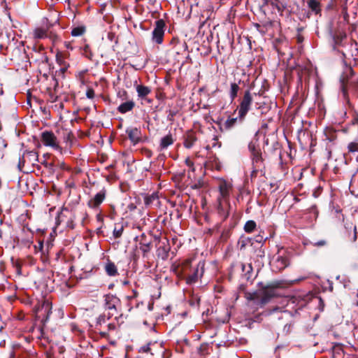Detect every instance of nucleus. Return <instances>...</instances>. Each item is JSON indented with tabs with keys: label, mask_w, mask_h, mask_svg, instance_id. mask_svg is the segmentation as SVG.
I'll list each match as a JSON object with an SVG mask.
<instances>
[{
	"label": "nucleus",
	"mask_w": 358,
	"mask_h": 358,
	"mask_svg": "<svg viewBox=\"0 0 358 358\" xmlns=\"http://www.w3.org/2000/svg\"><path fill=\"white\" fill-rule=\"evenodd\" d=\"M196 141V137L194 132L189 131L187 133L184 141V145L187 148H191Z\"/></svg>",
	"instance_id": "14"
},
{
	"label": "nucleus",
	"mask_w": 358,
	"mask_h": 358,
	"mask_svg": "<svg viewBox=\"0 0 358 358\" xmlns=\"http://www.w3.org/2000/svg\"><path fill=\"white\" fill-rule=\"evenodd\" d=\"M174 142L173 136L171 134H168L164 136L160 141V149L164 150L166 149L169 145H172Z\"/></svg>",
	"instance_id": "18"
},
{
	"label": "nucleus",
	"mask_w": 358,
	"mask_h": 358,
	"mask_svg": "<svg viewBox=\"0 0 358 358\" xmlns=\"http://www.w3.org/2000/svg\"><path fill=\"white\" fill-rule=\"evenodd\" d=\"M86 96L89 99H93L94 96V92L92 89H89L86 92Z\"/></svg>",
	"instance_id": "33"
},
{
	"label": "nucleus",
	"mask_w": 358,
	"mask_h": 358,
	"mask_svg": "<svg viewBox=\"0 0 358 358\" xmlns=\"http://www.w3.org/2000/svg\"><path fill=\"white\" fill-rule=\"evenodd\" d=\"M123 232V227H120V228L115 227L113 230V235L115 238H119L122 236Z\"/></svg>",
	"instance_id": "31"
},
{
	"label": "nucleus",
	"mask_w": 358,
	"mask_h": 358,
	"mask_svg": "<svg viewBox=\"0 0 358 358\" xmlns=\"http://www.w3.org/2000/svg\"><path fill=\"white\" fill-rule=\"evenodd\" d=\"M303 278H301V279H298V280H294L292 281V283H295V282H299L300 280H303Z\"/></svg>",
	"instance_id": "43"
},
{
	"label": "nucleus",
	"mask_w": 358,
	"mask_h": 358,
	"mask_svg": "<svg viewBox=\"0 0 358 358\" xmlns=\"http://www.w3.org/2000/svg\"><path fill=\"white\" fill-rule=\"evenodd\" d=\"M252 103V97L250 91L245 92L244 96L241 101L240 105L238 106V117L239 121L242 122L248 112L250 109L251 104Z\"/></svg>",
	"instance_id": "2"
},
{
	"label": "nucleus",
	"mask_w": 358,
	"mask_h": 358,
	"mask_svg": "<svg viewBox=\"0 0 358 358\" xmlns=\"http://www.w3.org/2000/svg\"><path fill=\"white\" fill-rule=\"evenodd\" d=\"M256 227V223L255 222L252 221V220H249L248 221L245 226H244V230L248 232V233H250L252 231H254V229H255Z\"/></svg>",
	"instance_id": "26"
},
{
	"label": "nucleus",
	"mask_w": 358,
	"mask_h": 358,
	"mask_svg": "<svg viewBox=\"0 0 358 358\" xmlns=\"http://www.w3.org/2000/svg\"><path fill=\"white\" fill-rule=\"evenodd\" d=\"M352 124H358V115L357 114H356L354 116L353 120H352Z\"/></svg>",
	"instance_id": "37"
},
{
	"label": "nucleus",
	"mask_w": 358,
	"mask_h": 358,
	"mask_svg": "<svg viewBox=\"0 0 358 358\" xmlns=\"http://www.w3.org/2000/svg\"><path fill=\"white\" fill-rule=\"evenodd\" d=\"M349 152L353 155L356 160L358 162V143L352 142L348 145Z\"/></svg>",
	"instance_id": "22"
},
{
	"label": "nucleus",
	"mask_w": 358,
	"mask_h": 358,
	"mask_svg": "<svg viewBox=\"0 0 358 358\" xmlns=\"http://www.w3.org/2000/svg\"><path fill=\"white\" fill-rule=\"evenodd\" d=\"M135 87L138 97L141 99H145L151 92V89L149 87L143 85H135Z\"/></svg>",
	"instance_id": "11"
},
{
	"label": "nucleus",
	"mask_w": 358,
	"mask_h": 358,
	"mask_svg": "<svg viewBox=\"0 0 358 358\" xmlns=\"http://www.w3.org/2000/svg\"><path fill=\"white\" fill-rule=\"evenodd\" d=\"M349 188L352 194L358 196V173L352 176Z\"/></svg>",
	"instance_id": "16"
},
{
	"label": "nucleus",
	"mask_w": 358,
	"mask_h": 358,
	"mask_svg": "<svg viewBox=\"0 0 358 358\" xmlns=\"http://www.w3.org/2000/svg\"><path fill=\"white\" fill-rule=\"evenodd\" d=\"M204 262H199L194 269L192 274L189 275L187 278V282L188 284H192L197 281L199 277H201L203 273Z\"/></svg>",
	"instance_id": "7"
},
{
	"label": "nucleus",
	"mask_w": 358,
	"mask_h": 358,
	"mask_svg": "<svg viewBox=\"0 0 358 358\" xmlns=\"http://www.w3.org/2000/svg\"><path fill=\"white\" fill-rule=\"evenodd\" d=\"M191 262H192V261H191L190 259H187V260L185 262V263H184V264H185V266H188V265H189V264H191Z\"/></svg>",
	"instance_id": "40"
},
{
	"label": "nucleus",
	"mask_w": 358,
	"mask_h": 358,
	"mask_svg": "<svg viewBox=\"0 0 358 358\" xmlns=\"http://www.w3.org/2000/svg\"><path fill=\"white\" fill-rule=\"evenodd\" d=\"M238 90L239 86L238 84L235 83L231 84L230 97L231 100H234L236 97Z\"/></svg>",
	"instance_id": "23"
},
{
	"label": "nucleus",
	"mask_w": 358,
	"mask_h": 358,
	"mask_svg": "<svg viewBox=\"0 0 358 358\" xmlns=\"http://www.w3.org/2000/svg\"><path fill=\"white\" fill-rule=\"evenodd\" d=\"M105 308L108 310V319L117 313V306L120 303V300L115 295L106 294L104 296Z\"/></svg>",
	"instance_id": "4"
},
{
	"label": "nucleus",
	"mask_w": 358,
	"mask_h": 358,
	"mask_svg": "<svg viewBox=\"0 0 358 358\" xmlns=\"http://www.w3.org/2000/svg\"><path fill=\"white\" fill-rule=\"evenodd\" d=\"M253 164H258L262 162V154L260 152V150H258L257 151L253 152L251 154Z\"/></svg>",
	"instance_id": "27"
},
{
	"label": "nucleus",
	"mask_w": 358,
	"mask_h": 358,
	"mask_svg": "<svg viewBox=\"0 0 358 358\" xmlns=\"http://www.w3.org/2000/svg\"><path fill=\"white\" fill-rule=\"evenodd\" d=\"M326 245V241H324V240H321L320 241H317V242H315L313 243V245L314 246H317V247H322V246H324Z\"/></svg>",
	"instance_id": "35"
},
{
	"label": "nucleus",
	"mask_w": 358,
	"mask_h": 358,
	"mask_svg": "<svg viewBox=\"0 0 358 358\" xmlns=\"http://www.w3.org/2000/svg\"><path fill=\"white\" fill-rule=\"evenodd\" d=\"M239 120V117H233V118H229L226 120V122H224V127L225 129H231V127H233L236 122H237V120Z\"/></svg>",
	"instance_id": "29"
},
{
	"label": "nucleus",
	"mask_w": 358,
	"mask_h": 358,
	"mask_svg": "<svg viewBox=\"0 0 358 358\" xmlns=\"http://www.w3.org/2000/svg\"><path fill=\"white\" fill-rule=\"evenodd\" d=\"M341 92L343 99L346 101L347 103L350 104V99L348 94V85L352 91V92L358 96V80L357 82L350 81L348 82V79L345 78V76H343L341 78Z\"/></svg>",
	"instance_id": "1"
},
{
	"label": "nucleus",
	"mask_w": 358,
	"mask_h": 358,
	"mask_svg": "<svg viewBox=\"0 0 358 358\" xmlns=\"http://www.w3.org/2000/svg\"><path fill=\"white\" fill-rule=\"evenodd\" d=\"M135 106V103L133 101H128L121 103L118 108L117 110L120 113H126L129 111H131Z\"/></svg>",
	"instance_id": "13"
},
{
	"label": "nucleus",
	"mask_w": 358,
	"mask_h": 358,
	"mask_svg": "<svg viewBox=\"0 0 358 358\" xmlns=\"http://www.w3.org/2000/svg\"><path fill=\"white\" fill-rule=\"evenodd\" d=\"M242 270L243 271H246L249 273L250 271H252V266L250 264L245 265L242 264Z\"/></svg>",
	"instance_id": "34"
},
{
	"label": "nucleus",
	"mask_w": 358,
	"mask_h": 358,
	"mask_svg": "<svg viewBox=\"0 0 358 358\" xmlns=\"http://www.w3.org/2000/svg\"><path fill=\"white\" fill-rule=\"evenodd\" d=\"M164 22L162 20L156 22L155 27L152 31V40L157 43L160 44L163 41V36L164 34Z\"/></svg>",
	"instance_id": "6"
},
{
	"label": "nucleus",
	"mask_w": 358,
	"mask_h": 358,
	"mask_svg": "<svg viewBox=\"0 0 358 358\" xmlns=\"http://www.w3.org/2000/svg\"><path fill=\"white\" fill-rule=\"evenodd\" d=\"M36 312L43 313L48 317L51 313V303L48 300H44L41 304L36 308Z\"/></svg>",
	"instance_id": "10"
},
{
	"label": "nucleus",
	"mask_w": 358,
	"mask_h": 358,
	"mask_svg": "<svg viewBox=\"0 0 358 358\" xmlns=\"http://www.w3.org/2000/svg\"><path fill=\"white\" fill-rule=\"evenodd\" d=\"M145 239V236L144 235H142L139 243V248L143 252L144 255L148 252H150L152 248L151 241H146Z\"/></svg>",
	"instance_id": "15"
},
{
	"label": "nucleus",
	"mask_w": 358,
	"mask_h": 358,
	"mask_svg": "<svg viewBox=\"0 0 358 358\" xmlns=\"http://www.w3.org/2000/svg\"><path fill=\"white\" fill-rule=\"evenodd\" d=\"M348 73H351V74H352V73H353L352 69L351 68H348V69H347V71L345 72V73L347 74Z\"/></svg>",
	"instance_id": "42"
},
{
	"label": "nucleus",
	"mask_w": 358,
	"mask_h": 358,
	"mask_svg": "<svg viewBox=\"0 0 358 358\" xmlns=\"http://www.w3.org/2000/svg\"><path fill=\"white\" fill-rule=\"evenodd\" d=\"M265 5H268L271 3V0H263Z\"/></svg>",
	"instance_id": "41"
},
{
	"label": "nucleus",
	"mask_w": 358,
	"mask_h": 358,
	"mask_svg": "<svg viewBox=\"0 0 358 358\" xmlns=\"http://www.w3.org/2000/svg\"><path fill=\"white\" fill-rule=\"evenodd\" d=\"M270 4L276 8L279 12H282L287 7V3L285 0H271Z\"/></svg>",
	"instance_id": "21"
},
{
	"label": "nucleus",
	"mask_w": 358,
	"mask_h": 358,
	"mask_svg": "<svg viewBox=\"0 0 358 358\" xmlns=\"http://www.w3.org/2000/svg\"><path fill=\"white\" fill-rule=\"evenodd\" d=\"M157 196L155 194H152L151 196L145 198V205H150L152 202L157 199Z\"/></svg>",
	"instance_id": "30"
},
{
	"label": "nucleus",
	"mask_w": 358,
	"mask_h": 358,
	"mask_svg": "<svg viewBox=\"0 0 358 358\" xmlns=\"http://www.w3.org/2000/svg\"><path fill=\"white\" fill-rule=\"evenodd\" d=\"M85 29L84 27H74L71 31V35L73 36H80L84 34Z\"/></svg>",
	"instance_id": "28"
},
{
	"label": "nucleus",
	"mask_w": 358,
	"mask_h": 358,
	"mask_svg": "<svg viewBox=\"0 0 358 358\" xmlns=\"http://www.w3.org/2000/svg\"><path fill=\"white\" fill-rule=\"evenodd\" d=\"M129 140L134 144H137L141 138V130L137 128H128L126 130Z\"/></svg>",
	"instance_id": "9"
},
{
	"label": "nucleus",
	"mask_w": 358,
	"mask_h": 358,
	"mask_svg": "<svg viewBox=\"0 0 358 358\" xmlns=\"http://www.w3.org/2000/svg\"><path fill=\"white\" fill-rule=\"evenodd\" d=\"M275 264L278 270H282L289 265V260L286 257L278 255L275 259Z\"/></svg>",
	"instance_id": "12"
},
{
	"label": "nucleus",
	"mask_w": 358,
	"mask_h": 358,
	"mask_svg": "<svg viewBox=\"0 0 358 358\" xmlns=\"http://www.w3.org/2000/svg\"><path fill=\"white\" fill-rule=\"evenodd\" d=\"M105 270L106 273L110 276H115L117 275V266L113 262H108L105 266Z\"/></svg>",
	"instance_id": "20"
},
{
	"label": "nucleus",
	"mask_w": 358,
	"mask_h": 358,
	"mask_svg": "<svg viewBox=\"0 0 358 358\" xmlns=\"http://www.w3.org/2000/svg\"><path fill=\"white\" fill-rule=\"evenodd\" d=\"M41 140L44 145L51 147L56 150H61L57 137L52 131H44L41 134Z\"/></svg>",
	"instance_id": "5"
},
{
	"label": "nucleus",
	"mask_w": 358,
	"mask_h": 358,
	"mask_svg": "<svg viewBox=\"0 0 358 358\" xmlns=\"http://www.w3.org/2000/svg\"><path fill=\"white\" fill-rule=\"evenodd\" d=\"M186 164L189 166H192L193 165V163L189 159H186Z\"/></svg>",
	"instance_id": "39"
},
{
	"label": "nucleus",
	"mask_w": 358,
	"mask_h": 358,
	"mask_svg": "<svg viewBox=\"0 0 358 358\" xmlns=\"http://www.w3.org/2000/svg\"><path fill=\"white\" fill-rule=\"evenodd\" d=\"M275 296V292L273 289H266L263 292V296L260 299V303L262 305L266 304L269 300Z\"/></svg>",
	"instance_id": "19"
},
{
	"label": "nucleus",
	"mask_w": 358,
	"mask_h": 358,
	"mask_svg": "<svg viewBox=\"0 0 358 358\" xmlns=\"http://www.w3.org/2000/svg\"><path fill=\"white\" fill-rule=\"evenodd\" d=\"M98 320H99V323H101L102 322H105V316L104 315L100 316L99 317Z\"/></svg>",
	"instance_id": "38"
},
{
	"label": "nucleus",
	"mask_w": 358,
	"mask_h": 358,
	"mask_svg": "<svg viewBox=\"0 0 358 358\" xmlns=\"http://www.w3.org/2000/svg\"><path fill=\"white\" fill-rule=\"evenodd\" d=\"M9 358H15V354H14L13 352H12V353L10 354V357H9Z\"/></svg>",
	"instance_id": "44"
},
{
	"label": "nucleus",
	"mask_w": 358,
	"mask_h": 358,
	"mask_svg": "<svg viewBox=\"0 0 358 358\" xmlns=\"http://www.w3.org/2000/svg\"><path fill=\"white\" fill-rule=\"evenodd\" d=\"M155 343H155L149 342L146 345H145L143 346H141L139 348L138 352H142V353H148V352H150L151 355H153V353L152 352L151 345H152Z\"/></svg>",
	"instance_id": "25"
},
{
	"label": "nucleus",
	"mask_w": 358,
	"mask_h": 358,
	"mask_svg": "<svg viewBox=\"0 0 358 358\" xmlns=\"http://www.w3.org/2000/svg\"><path fill=\"white\" fill-rule=\"evenodd\" d=\"M27 154L31 157V158H33L36 161L37 153L36 152L31 151V152H29Z\"/></svg>",
	"instance_id": "36"
},
{
	"label": "nucleus",
	"mask_w": 358,
	"mask_h": 358,
	"mask_svg": "<svg viewBox=\"0 0 358 358\" xmlns=\"http://www.w3.org/2000/svg\"><path fill=\"white\" fill-rule=\"evenodd\" d=\"M248 149L250 150V152L252 153L257 151L258 150H259L258 148L256 147V144L255 142H252L251 141L249 145H248Z\"/></svg>",
	"instance_id": "32"
},
{
	"label": "nucleus",
	"mask_w": 358,
	"mask_h": 358,
	"mask_svg": "<svg viewBox=\"0 0 358 358\" xmlns=\"http://www.w3.org/2000/svg\"><path fill=\"white\" fill-rule=\"evenodd\" d=\"M114 327H115V325L111 324H109V328H110H110H114Z\"/></svg>",
	"instance_id": "45"
},
{
	"label": "nucleus",
	"mask_w": 358,
	"mask_h": 358,
	"mask_svg": "<svg viewBox=\"0 0 358 358\" xmlns=\"http://www.w3.org/2000/svg\"><path fill=\"white\" fill-rule=\"evenodd\" d=\"M34 36L36 38H43L46 37V31L42 28H37L34 31Z\"/></svg>",
	"instance_id": "24"
},
{
	"label": "nucleus",
	"mask_w": 358,
	"mask_h": 358,
	"mask_svg": "<svg viewBox=\"0 0 358 358\" xmlns=\"http://www.w3.org/2000/svg\"><path fill=\"white\" fill-rule=\"evenodd\" d=\"M217 186L220 192L218 201L220 205H221V200L227 201L229 199L233 185L230 181L220 179L218 180Z\"/></svg>",
	"instance_id": "3"
},
{
	"label": "nucleus",
	"mask_w": 358,
	"mask_h": 358,
	"mask_svg": "<svg viewBox=\"0 0 358 358\" xmlns=\"http://www.w3.org/2000/svg\"><path fill=\"white\" fill-rule=\"evenodd\" d=\"M305 1V0H303ZM308 7L315 14L320 12V3L319 0H306Z\"/></svg>",
	"instance_id": "17"
},
{
	"label": "nucleus",
	"mask_w": 358,
	"mask_h": 358,
	"mask_svg": "<svg viewBox=\"0 0 358 358\" xmlns=\"http://www.w3.org/2000/svg\"><path fill=\"white\" fill-rule=\"evenodd\" d=\"M106 198V190L102 189L94 195V196L88 201V206L92 208H96Z\"/></svg>",
	"instance_id": "8"
},
{
	"label": "nucleus",
	"mask_w": 358,
	"mask_h": 358,
	"mask_svg": "<svg viewBox=\"0 0 358 358\" xmlns=\"http://www.w3.org/2000/svg\"><path fill=\"white\" fill-rule=\"evenodd\" d=\"M128 283H129L128 281L124 282V285H127Z\"/></svg>",
	"instance_id": "46"
}]
</instances>
